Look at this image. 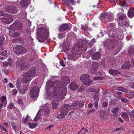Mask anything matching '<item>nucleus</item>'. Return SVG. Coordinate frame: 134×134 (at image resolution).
Instances as JSON below:
<instances>
[{
  "label": "nucleus",
  "instance_id": "nucleus-36",
  "mask_svg": "<svg viewBox=\"0 0 134 134\" xmlns=\"http://www.w3.org/2000/svg\"><path fill=\"white\" fill-rule=\"evenodd\" d=\"M40 114H39L38 112L36 115V116L35 117L34 119V121H38V119H40Z\"/></svg>",
  "mask_w": 134,
  "mask_h": 134
},
{
  "label": "nucleus",
  "instance_id": "nucleus-1",
  "mask_svg": "<svg viewBox=\"0 0 134 134\" xmlns=\"http://www.w3.org/2000/svg\"><path fill=\"white\" fill-rule=\"evenodd\" d=\"M61 83L59 81H55L53 83V85L50 88H53V93L51 92L48 94V98L49 99L52 98L53 96L54 99L52 101V105L54 109H57L58 106V101L60 100L61 97L64 98L67 93V88L66 86H62L58 88L57 86L59 85L60 83Z\"/></svg>",
  "mask_w": 134,
  "mask_h": 134
},
{
  "label": "nucleus",
  "instance_id": "nucleus-50",
  "mask_svg": "<svg viewBox=\"0 0 134 134\" xmlns=\"http://www.w3.org/2000/svg\"><path fill=\"white\" fill-rule=\"evenodd\" d=\"M111 28H113L115 27V25L113 23H109L108 25Z\"/></svg>",
  "mask_w": 134,
  "mask_h": 134
},
{
  "label": "nucleus",
  "instance_id": "nucleus-54",
  "mask_svg": "<svg viewBox=\"0 0 134 134\" xmlns=\"http://www.w3.org/2000/svg\"><path fill=\"white\" fill-rule=\"evenodd\" d=\"M130 86L132 88L134 89V82H131L130 83Z\"/></svg>",
  "mask_w": 134,
  "mask_h": 134
},
{
  "label": "nucleus",
  "instance_id": "nucleus-22",
  "mask_svg": "<svg viewBox=\"0 0 134 134\" xmlns=\"http://www.w3.org/2000/svg\"><path fill=\"white\" fill-rule=\"evenodd\" d=\"M127 14L129 17L132 18L134 15V9H131L129 11Z\"/></svg>",
  "mask_w": 134,
  "mask_h": 134
},
{
  "label": "nucleus",
  "instance_id": "nucleus-2",
  "mask_svg": "<svg viewBox=\"0 0 134 134\" xmlns=\"http://www.w3.org/2000/svg\"><path fill=\"white\" fill-rule=\"evenodd\" d=\"M48 34L47 30L44 28L39 29L37 32V36L39 42H42L48 37Z\"/></svg>",
  "mask_w": 134,
  "mask_h": 134
},
{
  "label": "nucleus",
  "instance_id": "nucleus-32",
  "mask_svg": "<svg viewBox=\"0 0 134 134\" xmlns=\"http://www.w3.org/2000/svg\"><path fill=\"white\" fill-rule=\"evenodd\" d=\"M134 97V93L133 92H130L128 94L127 97L130 98H132Z\"/></svg>",
  "mask_w": 134,
  "mask_h": 134
},
{
  "label": "nucleus",
  "instance_id": "nucleus-39",
  "mask_svg": "<svg viewBox=\"0 0 134 134\" xmlns=\"http://www.w3.org/2000/svg\"><path fill=\"white\" fill-rule=\"evenodd\" d=\"M69 45L67 46L66 47L64 46H63V50L64 52L68 50L69 49Z\"/></svg>",
  "mask_w": 134,
  "mask_h": 134
},
{
  "label": "nucleus",
  "instance_id": "nucleus-58",
  "mask_svg": "<svg viewBox=\"0 0 134 134\" xmlns=\"http://www.w3.org/2000/svg\"><path fill=\"white\" fill-rule=\"evenodd\" d=\"M72 106L75 107L76 105H78V102L75 101L72 104Z\"/></svg>",
  "mask_w": 134,
  "mask_h": 134
},
{
  "label": "nucleus",
  "instance_id": "nucleus-61",
  "mask_svg": "<svg viewBox=\"0 0 134 134\" xmlns=\"http://www.w3.org/2000/svg\"><path fill=\"white\" fill-rule=\"evenodd\" d=\"M9 86L10 87L12 88H13L14 87L13 85L11 83H9Z\"/></svg>",
  "mask_w": 134,
  "mask_h": 134
},
{
  "label": "nucleus",
  "instance_id": "nucleus-14",
  "mask_svg": "<svg viewBox=\"0 0 134 134\" xmlns=\"http://www.w3.org/2000/svg\"><path fill=\"white\" fill-rule=\"evenodd\" d=\"M30 2V0H22L20 4L23 7H26L29 5Z\"/></svg>",
  "mask_w": 134,
  "mask_h": 134
},
{
  "label": "nucleus",
  "instance_id": "nucleus-21",
  "mask_svg": "<svg viewBox=\"0 0 134 134\" xmlns=\"http://www.w3.org/2000/svg\"><path fill=\"white\" fill-rule=\"evenodd\" d=\"M14 32V31H13ZM20 33L18 32H13L10 31L9 34L10 36L12 37H18L20 35Z\"/></svg>",
  "mask_w": 134,
  "mask_h": 134
},
{
  "label": "nucleus",
  "instance_id": "nucleus-62",
  "mask_svg": "<svg viewBox=\"0 0 134 134\" xmlns=\"http://www.w3.org/2000/svg\"><path fill=\"white\" fill-rule=\"evenodd\" d=\"M108 105L107 103L106 102H104L103 103V106L104 107H106Z\"/></svg>",
  "mask_w": 134,
  "mask_h": 134
},
{
  "label": "nucleus",
  "instance_id": "nucleus-5",
  "mask_svg": "<svg viewBox=\"0 0 134 134\" xmlns=\"http://www.w3.org/2000/svg\"><path fill=\"white\" fill-rule=\"evenodd\" d=\"M101 17L104 20L108 22L111 21L113 20L112 15L109 13H104L101 15Z\"/></svg>",
  "mask_w": 134,
  "mask_h": 134
},
{
  "label": "nucleus",
  "instance_id": "nucleus-38",
  "mask_svg": "<svg viewBox=\"0 0 134 134\" xmlns=\"http://www.w3.org/2000/svg\"><path fill=\"white\" fill-rule=\"evenodd\" d=\"M65 35L64 33L59 34L58 36V37L60 39H62L65 36Z\"/></svg>",
  "mask_w": 134,
  "mask_h": 134
},
{
  "label": "nucleus",
  "instance_id": "nucleus-49",
  "mask_svg": "<svg viewBox=\"0 0 134 134\" xmlns=\"http://www.w3.org/2000/svg\"><path fill=\"white\" fill-rule=\"evenodd\" d=\"M9 64V63L7 62H3V65L4 66H7Z\"/></svg>",
  "mask_w": 134,
  "mask_h": 134
},
{
  "label": "nucleus",
  "instance_id": "nucleus-3",
  "mask_svg": "<svg viewBox=\"0 0 134 134\" xmlns=\"http://www.w3.org/2000/svg\"><path fill=\"white\" fill-rule=\"evenodd\" d=\"M71 105L67 104H64L62 105L61 107V113L57 115V117L59 118H64L65 115L68 113L69 111L71 110Z\"/></svg>",
  "mask_w": 134,
  "mask_h": 134
},
{
  "label": "nucleus",
  "instance_id": "nucleus-63",
  "mask_svg": "<svg viewBox=\"0 0 134 134\" xmlns=\"http://www.w3.org/2000/svg\"><path fill=\"white\" fill-rule=\"evenodd\" d=\"M100 78L99 77H93V80H98L100 79Z\"/></svg>",
  "mask_w": 134,
  "mask_h": 134
},
{
  "label": "nucleus",
  "instance_id": "nucleus-20",
  "mask_svg": "<svg viewBox=\"0 0 134 134\" xmlns=\"http://www.w3.org/2000/svg\"><path fill=\"white\" fill-rule=\"evenodd\" d=\"M100 54L99 52H97L94 55L92 56V58L93 60L98 59L100 57Z\"/></svg>",
  "mask_w": 134,
  "mask_h": 134
},
{
  "label": "nucleus",
  "instance_id": "nucleus-24",
  "mask_svg": "<svg viewBox=\"0 0 134 134\" xmlns=\"http://www.w3.org/2000/svg\"><path fill=\"white\" fill-rule=\"evenodd\" d=\"M121 116L124 119H129V117L128 115L125 112H122L121 113Z\"/></svg>",
  "mask_w": 134,
  "mask_h": 134
},
{
  "label": "nucleus",
  "instance_id": "nucleus-48",
  "mask_svg": "<svg viewBox=\"0 0 134 134\" xmlns=\"http://www.w3.org/2000/svg\"><path fill=\"white\" fill-rule=\"evenodd\" d=\"M68 3H69V2L72 5L75 3V1L74 0H68L67 1Z\"/></svg>",
  "mask_w": 134,
  "mask_h": 134
},
{
  "label": "nucleus",
  "instance_id": "nucleus-44",
  "mask_svg": "<svg viewBox=\"0 0 134 134\" xmlns=\"http://www.w3.org/2000/svg\"><path fill=\"white\" fill-rule=\"evenodd\" d=\"M95 52V51L94 49H92L91 50H90L89 51V53L90 55H93V54Z\"/></svg>",
  "mask_w": 134,
  "mask_h": 134
},
{
  "label": "nucleus",
  "instance_id": "nucleus-15",
  "mask_svg": "<svg viewBox=\"0 0 134 134\" xmlns=\"http://www.w3.org/2000/svg\"><path fill=\"white\" fill-rule=\"evenodd\" d=\"M36 72V70L35 68L33 67L30 69L27 72H28L30 76L32 77L34 75Z\"/></svg>",
  "mask_w": 134,
  "mask_h": 134
},
{
  "label": "nucleus",
  "instance_id": "nucleus-23",
  "mask_svg": "<svg viewBox=\"0 0 134 134\" xmlns=\"http://www.w3.org/2000/svg\"><path fill=\"white\" fill-rule=\"evenodd\" d=\"M131 64L129 62L125 63L123 65L122 68L123 69H129L130 68Z\"/></svg>",
  "mask_w": 134,
  "mask_h": 134
},
{
  "label": "nucleus",
  "instance_id": "nucleus-29",
  "mask_svg": "<svg viewBox=\"0 0 134 134\" xmlns=\"http://www.w3.org/2000/svg\"><path fill=\"white\" fill-rule=\"evenodd\" d=\"M27 67L25 63L21 64L20 66V69L21 70H23Z\"/></svg>",
  "mask_w": 134,
  "mask_h": 134
},
{
  "label": "nucleus",
  "instance_id": "nucleus-34",
  "mask_svg": "<svg viewBox=\"0 0 134 134\" xmlns=\"http://www.w3.org/2000/svg\"><path fill=\"white\" fill-rule=\"evenodd\" d=\"M70 78L68 76H66L65 79V83L66 84L69 83L70 82Z\"/></svg>",
  "mask_w": 134,
  "mask_h": 134
},
{
  "label": "nucleus",
  "instance_id": "nucleus-60",
  "mask_svg": "<svg viewBox=\"0 0 134 134\" xmlns=\"http://www.w3.org/2000/svg\"><path fill=\"white\" fill-rule=\"evenodd\" d=\"M121 100L122 102L124 103H126L127 102L126 99H125L124 98H122L121 99Z\"/></svg>",
  "mask_w": 134,
  "mask_h": 134
},
{
  "label": "nucleus",
  "instance_id": "nucleus-45",
  "mask_svg": "<svg viewBox=\"0 0 134 134\" xmlns=\"http://www.w3.org/2000/svg\"><path fill=\"white\" fill-rule=\"evenodd\" d=\"M30 118V117L28 115H27L26 118H25V119L24 121V122L26 123L28 122V120Z\"/></svg>",
  "mask_w": 134,
  "mask_h": 134
},
{
  "label": "nucleus",
  "instance_id": "nucleus-41",
  "mask_svg": "<svg viewBox=\"0 0 134 134\" xmlns=\"http://www.w3.org/2000/svg\"><path fill=\"white\" fill-rule=\"evenodd\" d=\"M119 4L120 5L123 6H125L126 5L125 2L124 1L120 2Z\"/></svg>",
  "mask_w": 134,
  "mask_h": 134
},
{
  "label": "nucleus",
  "instance_id": "nucleus-37",
  "mask_svg": "<svg viewBox=\"0 0 134 134\" xmlns=\"http://www.w3.org/2000/svg\"><path fill=\"white\" fill-rule=\"evenodd\" d=\"M118 90L121 91L122 92H124L125 93H127V91L126 89L122 87L119 88Z\"/></svg>",
  "mask_w": 134,
  "mask_h": 134
},
{
  "label": "nucleus",
  "instance_id": "nucleus-33",
  "mask_svg": "<svg viewBox=\"0 0 134 134\" xmlns=\"http://www.w3.org/2000/svg\"><path fill=\"white\" fill-rule=\"evenodd\" d=\"M126 16L125 14H122L119 16V20L120 21H122L124 19L126 18Z\"/></svg>",
  "mask_w": 134,
  "mask_h": 134
},
{
  "label": "nucleus",
  "instance_id": "nucleus-55",
  "mask_svg": "<svg viewBox=\"0 0 134 134\" xmlns=\"http://www.w3.org/2000/svg\"><path fill=\"white\" fill-rule=\"evenodd\" d=\"M82 133H85L87 132V130L86 129H85L84 127H83L82 129Z\"/></svg>",
  "mask_w": 134,
  "mask_h": 134
},
{
  "label": "nucleus",
  "instance_id": "nucleus-52",
  "mask_svg": "<svg viewBox=\"0 0 134 134\" xmlns=\"http://www.w3.org/2000/svg\"><path fill=\"white\" fill-rule=\"evenodd\" d=\"M5 14L4 13V11L3 10L0 11V15L1 16H4Z\"/></svg>",
  "mask_w": 134,
  "mask_h": 134
},
{
  "label": "nucleus",
  "instance_id": "nucleus-47",
  "mask_svg": "<svg viewBox=\"0 0 134 134\" xmlns=\"http://www.w3.org/2000/svg\"><path fill=\"white\" fill-rule=\"evenodd\" d=\"M17 93V91L16 89H14L12 91V94L13 95H15Z\"/></svg>",
  "mask_w": 134,
  "mask_h": 134
},
{
  "label": "nucleus",
  "instance_id": "nucleus-8",
  "mask_svg": "<svg viewBox=\"0 0 134 134\" xmlns=\"http://www.w3.org/2000/svg\"><path fill=\"white\" fill-rule=\"evenodd\" d=\"M4 9L5 11L11 13H15L16 12V8L14 7L7 6L5 7Z\"/></svg>",
  "mask_w": 134,
  "mask_h": 134
},
{
  "label": "nucleus",
  "instance_id": "nucleus-28",
  "mask_svg": "<svg viewBox=\"0 0 134 134\" xmlns=\"http://www.w3.org/2000/svg\"><path fill=\"white\" fill-rule=\"evenodd\" d=\"M62 1L63 2L66 6L68 8L71 9L72 7L70 6V5L68 3V1L66 0H62Z\"/></svg>",
  "mask_w": 134,
  "mask_h": 134
},
{
  "label": "nucleus",
  "instance_id": "nucleus-30",
  "mask_svg": "<svg viewBox=\"0 0 134 134\" xmlns=\"http://www.w3.org/2000/svg\"><path fill=\"white\" fill-rule=\"evenodd\" d=\"M119 110V108H114L113 107L111 109V111L113 113H116Z\"/></svg>",
  "mask_w": 134,
  "mask_h": 134
},
{
  "label": "nucleus",
  "instance_id": "nucleus-43",
  "mask_svg": "<svg viewBox=\"0 0 134 134\" xmlns=\"http://www.w3.org/2000/svg\"><path fill=\"white\" fill-rule=\"evenodd\" d=\"M84 90L85 88L83 86H81L78 89V91L79 92H82L84 91Z\"/></svg>",
  "mask_w": 134,
  "mask_h": 134
},
{
  "label": "nucleus",
  "instance_id": "nucleus-19",
  "mask_svg": "<svg viewBox=\"0 0 134 134\" xmlns=\"http://www.w3.org/2000/svg\"><path fill=\"white\" fill-rule=\"evenodd\" d=\"M109 72L111 75L114 76L117 75L119 74L120 73V72L117 71L116 70H109Z\"/></svg>",
  "mask_w": 134,
  "mask_h": 134
},
{
  "label": "nucleus",
  "instance_id": "nucleus-42",
  "mask_svg": "<svg viewBox=\"0 0 134 134\" xmlns=\"http://www.w3.org/2000/svg\"><path fill=\"white\" fill-rule=\"evenodd\" d=\"M119 4L120 5L123 6H125L126 5L125 2L124 1L120 2Z\"/></svg>",
  "mask_w": 134,
  "mask_h": 134
},
{
  "label": "nucleus",
  "instance_id": "nucleus-56",
  "mask_svg": "<svg viewBox=\"0 0 134 134\" xmlns=\"http://www.w3.org/2000/svg\"><path fill=\"white\" fill-rule=\"evenodd\" d=\"M7 54V52L6 50H4L3 51L2 53V55H5Z\"/></svg>",
  "mask_w": 134,
  "mask_h": 134
},
{
  "label": "nucleus",
  "instance_id": "nucleus-13",
  "mask_svg": "<svg viewBox=\"0 0 134 134\" xmlns=\"http://www.w3.org/2000/svg\"><path fill=\"white\" fill-rule=\"evenodd\" d=\"M69 87L71 90H75L78 87V86L76 82H72L69 85Z\"/></svg>",
  "mask_w": 134,
  "mask_h": 134
},
{
  "label": "nucleus",
  "instance_id": "nucleus-16",
  "mask_svg": "<svg viewBox=\"0 0 134 134\" xmlns=\"http://www.w3.org/2000/svg\"><path fill=\"white\" fill-rule=\"evenodd\" d=\"M89 76L87 74L82 75L80 77V80L82 82L85 81L89 79Z\"/></svg>",
  "mask_w": 134,
  "mask_h": 134
},
{
  "label": "nucleus",
  "instance_id": "nucleus-31",
  "mask_svg": "<svg viewBox=\"0 0 134 134\" xmlns=\"http://www.w3.org/2000/svg\"><path fill=\"white\" fill-rule=\"evenodd\" d=\"M77 105H78L79 108H82L84 105V103L82 102L78 101Z\"/></svg>",
  "mask_w": 134,
  "mask_h": 134
},
{
  "label": "nucleus",
  "instance_id": "nucleus-26",
  "mask_svg": "<svg viewBox=\"0 0 134 134\" xmlns=\"http://www.w3.org/2000/svg\"><path fill=\"white\" fill-rule=\"evenodd\" d=\"M84 84L85 85L90 86L91 85L92 81H91L89 79L83 82Z\"/></svg>",
  "mask_w": 134,
  "mask_h": 134
},
{
  "label": "nucleus",
  "instance_id": "nucleus-18",
  "mask_svg": "<svg viewBox=\"0 0 134 134\" xmlns=\"http://www.w3.org/2000/svg\"><path fill=\"white\" fill-rule=\"evenodd\" d=\"M28 86L24 85L21 87L20 90L18 89L19 91L21 94H24L26 91L28 89Z\"/></svg>",
  "mask_w": 134,
  "mask_h": 134
},
{
  "label": "nucleus",
  "instance_id": "nucleus-27",
  "mask_svg": "<svg viewBox=\"0 0 134 134\" xmlns=\"http://www.w3.org/2000/svg\"><path fill=\"white\" fill-rule=\"evenodd\" d=\"M28 125L29 127L30 128H34L37 125L36 123H31L29 122Z\"/></svg>",
  "mask_w": 134,
  "mask_h": 134
},
{
  "label": "nucleus",
  "instance_id": "nucleus-46",
  "mask_svg": "<svg viewBox=\"0 0 134 134\" xmlns=\"http://www.w3.org/2000/svg\"><path fill=\"white\" fill-rule=\"evenodd\" d=\"M11 125L14 131H15L16 130V126L15 124L13 122L12 123Z\"/></svg>",
  "mask_w": 134,
  "mask_h": 134
},
{
  "label": "nucleus",
  "instance_id": "nucleus-17",
  "mask_svg": "<svg viewBox=\"0 0 134 134\" xmlns=\"http://www.w3.org/2000/svg\"><path fill=\"white\" fill-rule=\"evenodd\" d=\"M0 99L1 100V103L0 104H2V105L5 107L6 105L7 101L6 98L5 96H2L1 97Z\"/></svg>",
  "mask_w": 134,
  "mask_h": 134
},
{
  "label": "nucleus",
  "instance_id": "nucleus-11",
  "mask_svg": "<svg viewBox=\"0 0 134 134\" xmlns=\"http://www.w3.org/2000/svg\"><path fill=\"white\" fill-rule=\"evenodd\" d=\"M70 30L69 26L67 24H65L61 26L59 29V31H64L67 30Z\"/></svg>",
  "mask_w": 134,
  "mask_h": 134
},
{
  "label": "nucleus",
  "instance_id": "nucleus-57",
  "mask_svg": "<svg viewBox=\"0 0 134 134\" xmlns=\"http://www.w3.org/2000/svg\"><path fill=\"white\" fill-rule=\"evenodd\" d=\"M0 127L1 129H3V130L4 131L6 132L7 131V129L4 127L3 126H2L1 125H0Z\"/></svg>",
  "mask_w": 134,
  "mask_h": 134
},
{
  "label": "nucleus",
  "instance_id": "nucleus-4",
  "mask_svg": "<svg viewBox=\"0 0 134 134\" xmlns=\"http://www.w3.org/2000/svg\"><path fill=\"white\" fill-rule=\"evenodd\" d=\"M39 93V90L37 87L33 86L31 87L30 95L31 98H35L37 97Z\"/></svg>",
  "mask_w": 134,
  "mask_h": 134
},
{
  "label": "nucleus",
  "instance_id": "nucleus-10",
  "mask_svg": "<svg viewBox=\"0 0 134 134\" xmlns=\"http://www.w3.org/2000/svg\"><path fill=\"white\" fill-rule=\"evenodd\" d=\"M98 64L97 62H93L92 65V68L90 70V72L92 74H95V71L98 68Z\"/></svg>",
  "mask_w": 134,
  "mask_h": 134
},
{
  "label": "nucleus",
  "instance_id": "nucleus-40",
  "mask_svg": "<svg viewBox=\"0 0 134 134\" xmlns=\"http://www.w3.org/2000/svg\"><path fill=\"white\" fill-rule=\"evenodd\" d=\"M74 57L73 55H71L70 54H68L67 56V58L69 60H71Z\"/></svg>",
  "mask_w": 134,
  "mask_h": 134
},
{
  "label": "nucleus",
  "instance_id": "nucleus-59",
  "mask_svg": "<svg viewBox=\"0 0 134 134\" xmlns=\"http://www.w3.org/2000/svg\"><path fill=\"white\" fill-rule=\"evenodd\" d=\"M18 103L20 104H22L23 103V101L22 99H18Z\"/></svg>",
  "mask_w": 134,
  "mask_h": 134
},
{
  "label": "nucleus",
  "instance_id": "nucleus-7",
  "mask_svg": "<svg viewBox=\"0 0 134 134\" xmlns=\"http://www.w3.org/2000/svg\"><path fill=\"white\" fill-rule=\"evenodd\" d=\"M26 51V50L23 46L20 45L16 46V49L15 50V53L18 54L25 53Z\"/></svg>",
  "mask_w": 134,
  "mask_h": 134
},
{
  "label": "nucleus",
  "instance_id": "nucleus-64",
  "mask_svg": "<svg viewBox=\"0 0 134 134\" xmlns=\"http://www.w3.org/2000/svg\"><path fill=\"white\" fill-rule=\"evenodd\" d=\"M4 40V37L1 36L0 37V41L2 42H3Z\"/></svg>",
  "mask_w": 134,
  "mask_h": 134
},
{
  "label": "nucleus",
  "instance_id": "nucleus-6",
  "mask_svg": "<svg viewBox=\"0 0 134 134\" xmlns=\"http://www.w3.org/2000/svg\"><path fill=\"white\" fill-rule=\"evenodd\" d=\"M31 77L28 72L24 73L23 74L21 77L22 82L24 83H28L30 81Z\"/></svg>",
  "mask_w": 134,
  "mask_h": 134
},
{
  "label": "nucleus",
  "instance_id": "nucleus-12",
  "mask_svg": "<svg viewBox=\"0 0 134 134\" xmlns=\"http://www.w3.org/2000/svg\"><path fill=\"white\" fill-rule=\"evenodd\" d=\"M11 27L13 28L16 30H21L23 28L22 24L19 25L16 23H13L11 26Z\"/></svg>",
  "mask_w": 134,
  "mask_h": 134
},
{
  "label": "nucleus",
  "instance_id": "nucleus-35",
  "mask_svg": "<svg viewBox=\"0 0 134 134\" xmlns=\"http://www.w3.org/2000/svg\"><path fill=\"white\" fill-rule=\"evenodd\" d=\"M8 107L11 109H13L14 107V103L12 102L10 103L8 106Z\"/></svg>",
  "mask_w": 134,
  "mask_h": 134
},
{
  "label": "nucleus",
  "instance_id": "nucleus-51",
  "mask_svg": "<svg viewBox=\"0 0 134 134\" xmlns=\"http://www.w3.org/2000/svg\"><path fill=\"white\" fill-rule=\"evenodd\" d=\"M94 100H96V102L98 101V95L96 94L94 95Z\"/></svg>",
  "mask_w": 134,
  "mask_h": 134
},
{
  "label": "nucleus",
  "instance_id": "nucleus-25",
  "mask_svg": "<svg viewBox=\"0 0 134 134\" xmlns=\"http://www.w3.org/2000/svg\"><path fill=\"white\" fill-rule=\"evenodd\" d=\"M88 92H94L95 93H98L99 91V89L98 88L95 89L93 88H90L88 89L87 91Z\"/></svg>",
  "mask_w": 134,
  "mask_h": 134
},
{
  "label": "nucleus",
  "instance_id": "nucleus-9",
  "mask_svg": "<svg viewBox=\"0 0 134 134\" xmlns=\"http://www.w3.org/2000/svg\"><path fill=\"white\" fill-rule=\"evenodd\" d=\"M8 16L4 18H1V20L4 23L9 24L11 23L13 21V19L11 17V15L8 14Z\"/></svg>",
  "mask_w": 134,
  "mask_h": 134
},
{
  "label": "nucleus",
  "instance_id": "nucleus-53",
  "mask_svg": "<svg viewBox=\"0 0 134 134\" xmlns=\"http://www.w3.org/2000/svg\"><path fill=\"white\" fill-rule=\"evenodd\" d=\"M60 64L63 67H65V64L63 60L61 61L60 62Z\"/></svg>",
  "mask_w": 134,
  "mask_h": 134
}]
</instances>
